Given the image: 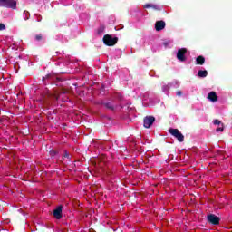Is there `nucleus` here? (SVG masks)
<instances>
[{"instance_id": "nucleus-3", "label": "nucleus", "mask_w": 232, "mask_h": 232, "mask_svg": "<svg viewBox=\"0 0 232 232\" xmlns=\"http://www.w3.org/2000/svg\"><path fill=\"white\" fill-rule=\"evenodd\" d=\"M169 131L170 135L179 140V142H184V135L181 134L180 130L178 129H169Z\"/></svg>"}, {"instance_id": "nucleus-1", "label": "nucleus", "mask_w": 232, "mask_h": 232, "mask_svg": "<svg viewBox=\"0 0 232 232\" xmlns=\"http://www.w3.org/2000/svg\"><path fill=\"white\" fill-rule=\"evenodd\" d=\"M0 6H4L5 8H12L15 10L17 8V1L16 0H0Z\"/></svg>"}, {"instance_id": "nucleus-16", "label": "nucleus", "mask_w": 232, "mask_h": 232, "mask_svg": "<svg viewBox=\"0 0 232 232\" xmlns=\"http://www.w3.org/2000/svg\"><path fill=\"white\" fill-rule=\"evenodd\" d=\"M214 124L220 126V124H223L222 121H218V120H215L214 121Z\"/></svg>"}, {"instance_id": "nucleus-12", "label": "nucleus", "mask_w": 232, "mask_h": 232, "mask_svg": "<svg viewBox=\"0 0 232 232\" xmlns=\"http://www.w3.org/2000/svg\"><path fill=\"white\" fill-rule=\"evenodd\" d=\"M169 88H171V85H169V84L163 85L162 92H164V93H168L169 92Z\"/></svg>"}, {"instance_id": "nucleus-13", "label": "nucleus", "mask_w": 232, "mask_h": 232, "mask_svg": "<svg viewBox=\"0 0 232 232\" xmlns=\"http://www.w3.org/2000/svg\"><path fill=\"white\" fill-rule=\"evenodd\" d=\"M144 8H155L156 10H159V6L154 5L152 4H147L144 5Z\"/></svg>"}, {"instance_id": "nucleus-9", "label": "nucleus", "mask_w": 232, "mask_h": 232, "mask_svg": "<svg viewBox=\"0 0 232 232\" xmlns=\"http://www.w3.org/2000/svg\"><path fill=\"white\" fill-rule=\"evenodd\" d=\"M155 28L157 32H160V30H164L166 28V23L164 21L156 22Z\"/></svg>"}, {"instance_id": "nucleus-2", "label": "nucleus", "mask_w": 232, "mask_h": 232, "mask_svg": "<svg viewBox=\"0 0 232 232\" xmlns=\"http://www.w3.org/2000/svg\"><path fill=\"white\" fill-rule=\"evenodd\" d=\"M117 37H113L110 34L104 35L103 37V43L106 46H115V44H117Z\"/></svg>"}, {"instance_id": "nucleus-18", "label": "nucleus", "mask_w": 232, "mask_h": 232, "mask_svg": "<svg viewBox=\"0 0 232 232\" xmlns=\"http://www.w3.org/2000/svg\"><path fill=\"white\" fill-rule=\"evenodd\" d=\"M176 95H178V97H180V95H182V92L177 91Z\"/></svg>"}, {"instance_id": "nucleus-14", "label": "nucleus", "mask_w": 232, "mask_h": 232, "mask_svg": "<svg viewBox=\"0 0 232 232\" xmlns=\"http://www.w3.org/2000/svg\"><path fill=\"white\" fill-rule=\"evenodd\" d=\"M217 131H224V123H221L220 125H218Z\"/></svg>"}, {"instance_id": "nucleus-7", "label": "nucleus", "mask_w": 232, "mask_h": 232, "mask_svg": "<svg viewBox=\"0 0 232 232\" xmlns=\"http://www.w3.org/2000/svg\"><path fill=\"white\" fill-rule=\"evenodd\" d=\"M208 222H210V224H218L220 222V218H218V217L213 215V214H210L208 217Z\"/></svg>"}, {"instance_id": "nucleus-6", "label": "nucleus", "mask_w": 232, "mask_h": 232, "mask_svg": "<svg viewBox=\"0 0 232 232\" xmlns=\"http://www.w3.org/2000/svg\"><path fill=\"white\" fill-rule=\"evenodd\" d=\"M210 102H217L218 101V95H217V92H210L207 97Z\"/></svg>"}, {"instance_id": "nucleus-11", "label": "nucleus", "mask_w": 232, "mask_h": 232, "mask_svg": "<svg viewBox=\"0 0 232 232\" xmlns=\"http://www.w3.org/2000/svg\"><path fill=\"white\" fill-rule=\"evenodd\" d=\"M198 77H208V71H198Z\"/></svg>"}, {"instance_id": "nucleus-5", "label": "nucleus", "mask_w": 232, "mask_h": 232, "mask_svg": "<svg viewBox=\"0 0 232 232\" xmlns=\"http://www.w3.org/2000/svg\"><path fill=\"white\" fill-rule=\"evenodd\" d=\"M186 52H187V50L184 48L179 49L177 53V59L181 62L186 61Z\"/></svg>"}, {"instance_id": "nucleus-17", "label": "nucleus", "mask_w": 232, "mask_h": 232, "mask_svg": "<svg viewBox=\"0 0 232 232\" xmlns=\"http://www.w3.org/2000/svg\"><path fill=\"white\" fill-rule=\"evenodd\" d=\"M35 39H36V41H41V39H43V35L38 34L35 36Z\"/></svg>"}, {"instance_id": "nucleus-4", "label": "nucleus", "mask_w": 232, "mask_h": 232, "mask_svg": "<svg viewBox=\"0 0 232 232\" xmlns=\"http://www.w3.org/2000/svg\"><path fill=\"white\" fill-rule=\"evenodd\" d=\"M155 122V117L148 116L144 119V128H151V125Z\"/></svg>"}, {"instance_id": "nucleus-8", "label": "nucleus", "mask_w": 232, "mask_h": 232, "mask_svg": "<svg viewBox=\"0 0 232 232\" xmlns=\"http://www.w3.org/2000/svg\"><path fill=\"white\" fill-rule=\"evenodd\" d=\"M53 215L59 220L63 217V207H58L56 209H54Z\"/></svg>"}, {"instance_id": "nucleus-10", "label": "nucleus", "mask_w": 232, "mask_h": 232, "mask_svg": "<svg viewBox=\"0 0 232 232\" xmlns=\"http://www.w3.org/2000/svg\"><path fill=\"white\" fill-rule=\"evenodd\" d=\"M206 59H204V56H198L196 59V63L197 64H204Z\"/></svg>"}, {"instance_id": "nucleus-15", "label": "nucleus", "mask_w": 232, "mask_h": 232, "mask_svg": "<svg viewBox=\"0 0 232 232\" xmlns=\"http://www.w3.org/2000/svg\"><path fill=\"white\" fill-rule=\"evenodd\" d=\"M2 30H6V25H5V24H0V32Z\"/></svg>"}]
</instances>
